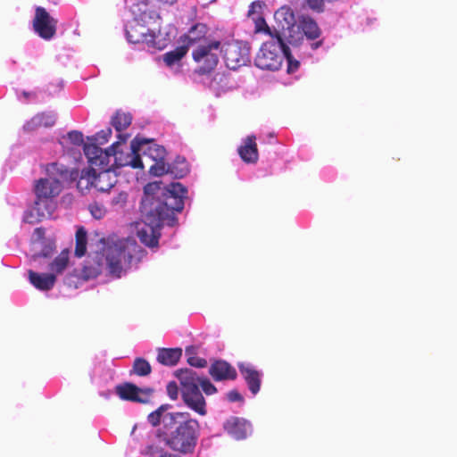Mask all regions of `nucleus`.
Returning <instances> with one entry per match:
<instances>
[{"label": "nucleus", "mask_w": 457, "mask_h": 457, "mask_svg": "<svg viewBox=\"0 0 457 457\" xmlns=\"http://www.w3.org/2000/svg\"><path fill=\"white\" fill-rule=\"evenodd\" d=\"M141 203L143 220L137 224V235L142 244L150 248L158 245L161 228L177 224L176 213L184 208L187 189L179 182L162 187L153 182L145 187Z\"/></svg>", "instance_id": "f257e3e1"}, {"label": "nucleus", "mask_w": 457, "mask_h": 457, "mask_svg": "<svg viewBox=\"0 0 457 457\" xmlns=\"http://www.w3.org/2000/svg\"><path fill=\"white\" fill-rule=\"evenodd\" d=\"M141 257V247L131 238L112 236L100 240L94 263L84 267V276L93 278L100 274L120 278L135 261Z\"/></svg>", "instance_id": "f03ea898"}, {"label": "nucleus", "mask_w": 457, "mask_h": 457, "mask_svg": "<svg viewBox=\"0 0 457 457\" xmlns=\"http://www.w3.org/2000/svg\"><path fill=\"white\" fill-rule=\"evenodd\" d=\"M170 408L169 404L161 405L148 415L147 420L154 427L162 425L157 436L167 446L184 453H190L197 442L199 423L188 412H169Z\"/></svg>", "instance_id": "7ed1b4c3"}, {"label": "nucleus", "mask_w": 457, "mask_h": 457, "mask_svg": "<svg viewBox=\"0 0 457 457\" xmlns=\"http://www.w3.org/2000/svg\"><path fill=\"white\" fill-rule=\"evenodd\" d=\"M274 19L284 38L294 47L301 46L314 51L321 46L320 40L312 42L320 37V30L312 18L304 15L295 17L290 7L282 6L275 12Z\"/></svg>", "instance_id": "20e7f679"}, {"label": "nucleus", "mask_w": 457, "mask_h": 457, "mask_svg": "<svg viewBox=\"0 0 457 457\" xmlns=\"http://www.w3.org/2000/svg\"><path fill=\"white\" fill-rule=\"evenodd\" d=\"M123 143L116 141L105 150L96 144H87L83 145V150L88 163L93 166H112L114 170L127 166L144 169L145 163L140 157L138 137L131 141L129 147H123L121 145Z\"/></svg>", "instance_id": "39448f33"}, {"label": "nucleus", "mask_w": 457, "mask_h": 457, "mask_svg": "<svg viewBox=\"0 0 457 457\" xmlns=\"http://www.w3.org/2000/svg\"><path fill=\"white\" fill-rule=\"evenodd\" d=\"M281 30L264 42L254 59L256 67L261 70L278 71L286 60L287 72L295 74L300 68V62L293 56Z\"/></svg>", "instance_id": "423d86ee"}, {"label": "nucleus", "mask_w": 457, "mask_h": 457, "mask_svg": "<svg viewBox=\"0 0 457 457\" xmlns=\"http://www.w3.org/2000/svg\"><path fill=\"white\" fill-rule=\"evenodd\" d=\"M79 173L70 171L69 169L59 162H52L46 166V177L40 179L35 185L37 204H53L56 209V197L62 192L65 182L76 179Z\"/></svg>", "instance_id": "0eeeda50"}, {"label": "nucleus", "mask_w": 457, "mask_h": 457, "mask_svg": "<svg viewBox=\"0 0 457 457\" xmlns=\"http://www.w3.org/2000/svg\"><path fill=\"white\" fill-rule=\"evenodd\" d=\"M176 376L181 385V395L184 403L191 410L204 416L206 414V403L199 386L206 395L217 392V388L206 378H201L191 369H181L176 371Z\"/></svg>", "instance_id": "6e6552de"}, {"label": "nucleus", "mask_w": 457, "mask_h": 457, "mask_svg": "<svg viewBox=\"0 0 457 457\" xmlns=\"http://www.w3.org/2000/svg\"><path fill=\"white\" fill-rule=\"evenodd\" d=\"M140 157L145 164L147 161L154 162L149 167V172L153 176L160 177L167 172L165 157L166 150L153 139L138 137Z\"/></svg>", "instance_id": "1a4fd4ad"}, {"label": "nucleus", "mask_w": 457, "mask_h": 457, "mask_svg": "<svg viewBox=\"0 0 457 457\" xmlns=\"http://www.w3.org/2000/svg\"><path fill=\"white\" fill-rule=\"evenodd\" d=\"M221 54L227 67L230 70L250 62V46L244 41H230L220 45Z\"/></svg>", "instance_id": "9d476101"}, {"label": "nucleus", "mask_w": 457, "mask_h": 457, "mask_svg": "<svg viewBox=\"0 0 457 457\" xmlns=\"http://www.w3.org/2000/svg\"><path fill=\"white\" fill-rule=\"evenodd\" d=\"M220 54L221 49L219 41L205 42L199 44L193 51V58L199 64L200 71L206 73L216 67Z\"/></svg>", "instance_id": "9b49d317"}, {"label": "nucleus", "mask_w": 457, "mask_h": 457, "mask_svg": "<svg viewBox=\"0 0 457 457\" xmlns=\"http://www.w3.org/2000/svg\"><path fill=\"white\" fill-rule=\"evenodd\" d=\"M126 37L131 44H145L148 49H162L167 44V40L161 39L154 32L150 31L148 28L141 24L130 25L126 28Z\"/></svg>", "instance_id": "f8f14e48"}, {"label": "nucleus", "mask_w": 457, "mask_h": 457, "mask_svg": "<svg viewBox=\"0 0 457 457\" xmlns=\"http://www.w3.org/2000/svg\"><path fill=\"white\" fill-rule=\"evenodd\" d=\"M32 24L35 33L45 40H51L56 34L57 21L44 7H36Z\"/></svg>", "instance_id": "ddd939ff"}, {"label": "nucleus", "mask_w": 457, "mask_h": 457, "mask_svg": "<svg viewBox=\"0 0 457 457\" xmlns=\"http://www.w3.org/2000/svg\"><path fill=\"white\" fill-rule=\"evenodd\" d=\"M116 393L122 400L145 403L149 402L153 390L149 387L139 388L134 384L124 383L116 386Z\"/></svg>", "instance_id": "4468645a"}, {"label": "nucleus", "mask_w": 457, "mask_h": 457, "mask_svg": "<svg viewBox=\"0 0 457 457\" xmlns=\"http://www.w3.org/2000/svg\"><path fill=\"white\" fill-rule=\"evenodd\" d=\"M237 366L248 389L253 396L256 395L261 389L263 372L250 362H240Z\"/></svg>", "instance_id": "2eb2a0df"}, {"label": "nucleus", "mask_w": 457, "mask_h": 457, "mask_svg": "<svg viewBox=\"0 0 457 457\" xmlns=\"http://www.w3.org/2000/svg\"><path fill=\"white\" fill-rule=\"evenodd\" d=\"M96 169V179L94 187L98 191L107 192L117 183V173L112 166H94Z\"/></svg>", "instance_id": "dca6fc26"}, {"label": "nucleus", "mask_w": 457, "mask_h": 457, "mask_svg": "<svg viewBox=\"0 0 457 457\" xmlns=\"http://www.w3.org/2000/svg\"><path fill=\"white\" fill-rule=\"evenodd\" d=\"M224 429L236 440L245 439L252 434V425L243 418L230 417L224 423Z\"/></svg>", "instance_id": "f3484780"}, {"label": "nucleus", "mask_w": 457, "mask_h": 457, "mask_svg": "<svg viewBox=\"0 0 457 457\" xmlns=\"http://www.w3.org/2000/svg\"><path fill=\"white\" fill-rule=\"evenodd\" d=\"M54 211L53 210V204H48L46 205L37 204L35 200L34 205L28 209L23 215V221L29 224H35L41 221L44 219L51 218Z\"/></svg>", "instance_id": "a211bd4d"}, {"label": "nucleus", "mask_w": 457, "mask_h": 457, "mask_svg": "<svg viewBox=\"0 0 457 457\" xmlns=\"http://www.w3.org/2000/svg\"><path fill=\"white\" fill-rule=\"evenodd\" d=\"M89 165L91 167L90 170H83L81 172L75 169H69L70 171H77L79 175L76 179L65 182V185H70L76 182V187L78 190L82 194H84L91 187H94V179H96V169L90 163Z\"/></svg>", "instance_id": "6ab92c4d"}, {"label": "nucleus", "mask_w": 457, "mask_h": 457, "mask_svg": "<svg viewBox=\"0 0 457 457\" xmlns=\"http://www.w3.org/2000/svg\"><path fill=\"white\" fill-rule=\"evenodd\" d=\"M209 373L216 381L235 379L237 377L236 370L224 361L213 362L209 369Z\"/></svg>", "instance_id": "aec40b11"}, {"label": "nucleus", "mask_w": 457, "mask_h": 457, "mask_svg": "<svg viewBox=\"0 0 457 457\" xmlns=\"http://www.w3.org/2000/svg\"><path fill=\"white\" fill-rule=\"evenodd\" d=\"M29 282L40 291H49L55 284V275L50 273H38L33 270L28 271Z\"/></svg>", "instance_id": "412c9836"}, {"label": "nucleus", "mask_w": 457, "mask_h": 457, "mask_svg": "<svg viewBox=\"0 0 457 457\" xmlns=\"http://www.w3.org/2000/svg\"><path fill=\"white\" fill-rule=\"evenodd\" d=\"M55 120L56 114L54 112L37 113L24 124L23 129L26 131H33L40 127H52L54 125Z\"/></svg>", "instance_id": "4be33fe9"}, {"label": "nucleus", "mask_w": 457, "mask_h": 457, "mask_svg": "<svg viewBox=\"0 0 457 457\" xmlns=\"http://www.w3.org/2000/svg\"><path fill=\"white\" fill-rule=\"evenodd\" d=\"M238 154L246 163H255L258 161V150L254 136L246 137L238 147Z\"/></svg>", "instance_id": "5701e85b"}, {"label": "nucleus", "mask_w": 457, "mask_h": 457, "mask_svg": "<svg viewBox=\"0 0 457 457\" xmlns=\"http://www.w3.org/2000/svg\"><path fill=\"white\" fill-rule=\"evenodd\" d=\"M132 117L128 112L118 111L112 119V125L117 131V141L126 142L130 137L128 133H123L130 124Z\"/></svg>", "instance_id": "b1692460"}, {"label": "nucleus", "mask_w": 457, "mask_h": 457, "mask_svg": "<svg viewBox=\"0 0 457 457\" xmlns=\"http://www.w3.org/2000/svg\"><path fill=\"white\" fill-rule=\"evenodd\" d=\"M181 354L180 348H159L157 361L163 365L172 366L179 361Z\"/></svg>", "instance_id": "393cba45"}, {"label": "nucleus", "mask_w": 457, "mask_h": 457, "mask_svg": "<svg viewBox=\"0 0 457 457\" xmlns=\"http://www.w3.org/2000/svg\"><path fill=\"white\" fill-rule=\"evenodd\" d=\"M166 168L165 174H170L176 178H183L189 171L187 162L182 156H178L172 163L166 162Z\"/></svg>", "instance_id": "a878e982"}, {"label": "nucleus", "mask_w": 457, "mask_h": 457, "mask_svg": "<svg viewBox=\"0 0 457 457\" xmlns=\"http://www.w3.org/2000/svg\"><path fill=\"white\" fill-rule=\"evenodd\" d=\"M69 264V252L63 250L53 262L49 263L50 274L55 277L62 274Z\"/></svg>", "instance_id": "bb28decb"}, {"label": "nucleus", "mask_w": 457, "mask_h": 457, "mask_svg": "<svg viewBox=\"0 0 457 457\" xmlns=\"http://www.w3.org/2000/svg\"><path fill=\"white\" fill-rule=\"evenodd\" d=\"M187 53V46H179L176 49L167 52L163 54L162 59L165 64L169 67L179 62Z\"/></svg>", "instance_id": "cd10ccee"}, {"label": "nucleus", "mask_w": 457, "mask_h": 457, "mask_svg": "<svg viewBox=\"0 0 457 457\" xmlns=\"http://www.w3.org/2000/svg\"><path fill=\"white\" fill-rule=\"evenodd\" d=\"M87 250V233L83 228H79L76 233L75 255L82 257Z\"/></svg>", "instance_id": "c85d7f7f"}, {"label": "nucleus", "mask_w": 457, "mask_h": 457, "mask_svg": "<svg viewBox=\"0 0 457 457\" xmlns=\"http://www.w3.org/2000/svg\"><path fill=\"white\" fill-rule=\"evenodd\" d=\"M133 371L138 376H146L151 372V365L146 360L137 358L134 361Z\"/></svg>", "instance_id": "c756f323"}, {"label": "nucleus", "mask_w": 457, "mask_h": 457, "mask_svg": "<svg viewBox=\"0 0 457 457\" xmlns=\"http://www.w3.org/2000/svg\"><path fill=\"white\" fill-rule=\"evenodd\" d=\"M145 454L147 457H180L178 454H173L164 451L163 449L158 448L154 445H149L145 451Z\"/></svg>", "instance_id": "7c9ffc66"}, {"label": "nucleus", "mask_w": 457, "mask_h": 457, "mask_svg": "<svg viewBox=\"0 0 457 457\" xmlns=\"http://www.w3.org/2000/svg\"><path fill=\"white\" fill-rule=\"evenodd\" d=\"M128 199V195L125 192H119L111 199V204L115 210L121 209Z\"/></svg>", "instance_id": "2f4dec72"}, {"label": "nucleus", "mask_w": 457, "mask_h": 457, "mask_svg": "<svg viewBox=\"0 0 457 457\" xmlns=\"http://www.w3.org/2000/svg\"><path fill=\"white\" fill-rule=\"evenodd\" d=\"M66 138L74 145L80 146L84 143L83 134L77 130L69 132Z\"/></svg>", "instance_id": "473e14b6"}, {"label": "nucleus", "mask_w": 457, "mask_h": 457, "mask_svg": "<svg viewBox=\"0 0 457 457\" xmlns=\"http://www.w3.org/2000/svg\"><path fill=\"white\" fill-rule=\"evenodd\" d=\"M89 212L91 215L96 220L102 219L106 212L105 208L98 204H90Z\"/></svg>", "instance_id": "72a5a7b5"}, {"label": "nucleus", "mask_w": 457, "mask_h": 457, "mask_svg": "<svg viewBox=\"0 0 457 457\" xmlns=\"http://www.w3.org/2000/svg\"><path fill=\"white\" fill-rule=\"evenodd\" d=\"M111 135H112V129L108 128L106 129L101 130L98 133H96V135L95 136V140H96V144L102 145V144L108 142V139Z\"/></svg>", "instance_id": "f704fd0d"}, {"label": "nucleus", "mask_w": 457, "mask_h": 457, "mask_svg": "<svg viewBox=\"0 0 457 457\" xmlns=\"http://www.w3.org/2000/svg\"><path fill=\"white\" fill-rule=\"evenodd\" d=\"M45 234V231L41 228H37L33 234V247L34 249H37L38 247L43 246V242H41V239L43 238Z\"/></svg>", "instance_id": "c9c22d12"}, {"label": "nucleus", "mask_w": 457, "mask_h": 457, "mask_svg": "<svg viewBox=\"0 0 457 457\" xmlns=\"http://www.w3.org/2000/svg\"><path fill=\"white\" fill-rule=\"evenodd\" d=\"M187 361L190 366L196 367V368H204L207 365V361L205 359L200 358L198 356L188 357Z\"/></svg>", "instance_id": "e433bc0d"}, {"label": "nucleus", "mask_w": 457, "mask_h": 457, "mask_svg": "<svg viewBox=\"0 0 457 457\" xmlns=\"http://www.w3.org/2000/svg\"><path fill=\"white\" fill-rule=\"evenodd\" d=\"M53 252V246L49 244L47 245H44L43 249L40 252H35L32 255L34 261H37L40 257H47Z\"/></svg>", "instance_id": "4c0bfd02"}, {"label": "nucleus", "mask_w": 457, "mask_h": 457, "mask_svg": "<svg viewBox=\"0 0 457 457\" xmlns=\"http://www.w3.org/2000/svg\"><path fill=\"white\" fill-rule=\"evenodd\" d=\"M167 394L170 399L176 400L179 395V387L176 382H170L167 385Z\"/></svg>", "instance_id": "58836bf2"}, {"label": "nucleus", "mask_w": 457, "mask_h": 457, "mask_svg": "<svg viewBox=\"0 0 457 457\" xmlns=\"http://www.w3.org/2000/svg\"><path fill=\"white\" fill-rule=\"evenodd\" d=\"M227 397L229 402H242L243 396L236 390L228 393Z\"/></svg>", "instance_id": "ea45409f"}, {"label": "nucleus", "mask_w": 457, "mask_h": 457, "mask_svg": "<svg viewBox=\"0 0 457 457\" xmlns=\"http://www.w3.org/2000/svg\"><path fill=\"white\" fill-rule=\"evenodd\" d=\"M263 4L261 1L253 2L250 5L248 14L251 15L262 8Z\"/></svg>", "instance_id": "a19ab883"}, {"label": "nucleus", "mask_w": 457, "mask_h": 457, "mask_svg": "<svg viewBox=\"0 0 457 457\" xmlns=\"http://www.w3.org/2000/svg\"><path fill=\"white\" fill-rule=\"evenodd\" d=\"M309 7L314 11L320 12V0H305Z\"/></svg>", "instance_id": "79ce46f5"}, {"label": "nucleus", "mask_w": 457, "mask_h": 457, "mask_svg": "<svg viewBox=\"0 0 457 457\" xmlns=\"http://www.w3.org/2000/svg\"><path fill=\"white\" fill-rule=\"evenodd\" d=\"M33 94L30 93V92H22V96L24 97V99H21V96L19 97L21 101H27Z\"/></svg>", "instance_id": "37998d69"}]
</instances>
